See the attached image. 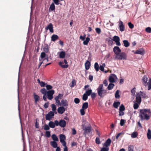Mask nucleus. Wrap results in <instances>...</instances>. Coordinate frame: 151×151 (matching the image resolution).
Listing matches in <instances>:
<instances>
[{"mask_svg": "<svg viewBox=\"0 0 151 151\" xmlns=\"http://www.w3.org/2000/svg\"><path fill=\"white\" fill-rule=\"evenodd\" d=\"M151 112L150 109H142L139 110V116L141 120H148L150 119Z\"/></svg>", "mask_w": 151, "mask_h": 151, "instance_id": "obj_1", "label": "nucleus"}, {"mask_svg": "<svg viewBox=\"0 0 151 151\" xmlns=\"http://www.w3.org/2000/svg\"><path fill=\"white\" fill-rule=\"evenodd\" d=\"M63 95V94L59 93L58 96L55 98L56 104L58 106H62L64 107L68 106V102L66 100L63 99L61 100V102L59 100V99H62Z\"/></svg>", "mask_w": 151, "mask_h": 151, "instance_id": "obj_2", "label": "nucleus"}, {"mask_svg": "<svg viewBox=\"0 0 151 151\" xmlns=\"http://www.w3.org/2000/svg\"><path fill=\"white\" fill-rule=\"evenodd\" d=\"M98 95L101 97H103L107 94V91L103 89V84L99 85L97 89Z\"/></svg>", "mask_w": 151, "mask_h": 151, "instance_id": "obj_3", "label": "nucleus"}, {"mask_svg": "<svg viewBox=\"0 0 151 151\" xmlns=\"http://www.w3.org/2000/svg\"><path fill=\"white\" fill-rule=\"evenodd\" d=\"M127 55L124 52H120L119 54L116 55L115 57V59H117L119 60H126L127 59Z\"/></svg>", "mask_w": 151, "mask_h": 151, "instance_id": "obj_4", "label": "nucleus"}, {"mask_svg": "<svg viewBox=\"0 0 151 151\" xmlns=\"http://www.w3.org/2000/svg\"><path fill=\"white\" fill-rule=\"evenodd\" d=\"M117 79L116 76L114 74H111L110 75L109 79V81L111 83L115 82Z\"/></svg>", "mask_w": 151, "mask_h": 151, "instance_id": "obj_5", "label": "nucleus"}, {"mask_svg": "<svg viewBox=\"0 0 151 151\" xmlns=\"http://www.w3.org/2000/svg\"><path fill=\"white\" fill-rule=\"evenodd\" d=\"M55 93V91L53 90H51L48 91L47 93V98L50 100H51L53 98V95Z\"/></svg>", "mask_w": 151, "mask_h": 151, "instance_id": "obj_6", "label": "nucleus"}, {"mask_svg": "<svg viewBox=\"0 0 151 151\" xmlns=\"http://www.w3.org/2000/svg\"><path fill=\"white\" fill-rule=\"evenodd\" d=\"M112 40L115 42L116 45L120 46L121 45L120 42V39L119 37L114 36L112 38Z\"/></svg>", "mask_w": 151, "mask_h": 151, "instance_id": "obj_7", "label": "nucleus"}, {"mask_svg": "<svg viewBox=\"0 0 151 151\" xmlns=\"http://www.w3.org/2000/svg\"><path fill=\"white\" fill-rule=\"evenodd\" d=\"M54 113L52 111H50L47 114L45 115V118L46 120H50L54 116Z\"/></svg>", "mask_w": 151, "mask_h": 151, "instance_id": "obj_8", "label": "nucleus"}, {"mask_svg": "<svg viewBox=\"0 0 151 151\" xmlns=\"http://www.w3.org/2000/svg\"><path fill=\"white\" fill-rule=\"evenodd\" d=\"M64 62L65 63V65H63V62L60 61L59 63V65L61 67L63 68H68L69 66V65L68 64V62L67 60L66 59H64Z\"/></svg>", "mask_w": 151, "mask_h": 151, "instance_id": "obj_9", "label": "nucleus"}, {"mask_svg": "<svg viewBox=\"0 0 151 151\" xmlns=\"http://www.w3.org/2000/svg\"><path fill=\"white\" fill-rule=\"evenodd\" d=\"M136 102L140 104L142 101L141 98L139 93H137L136 94Z\"/></svg>", "mask_w": 151, "mask_h": 151, "instance_id": "obj_10", "label": "nucleus"}, {"mask_svg": "<svg viewBox=\"0 0 151 151\" xmlns=\"http://www.w3.org/2000/svg\"><path fill=\"white\" fill-rule=\"evenodd\" d=\"M113 52L116 55L121 52V50L118 46H115L113 49Z\"/></svg>", "mask_w": 151, "mask_h": 151, "instance_id": "obj_11", "label": "nucleus"}, {"mask_svg": "<svg viewBox=\"0 0 151 151\" xmlns=\"http://www.w3.org/2000/svg\"><path fill=\"white\" fill-rule=\"evenodd\" d=\"M119 30L121 32L124 31L125 29V27L124 25L123 24V22L121 20H120L119 24Z\"/></svg>", "mask_w": 151, "mask_h": 151, "instance_id": "obj_12", "label": "nucleus"}, {"mask_svg": "<svg viewBox=\"0 0 151 151\" xmlns=\"http://www.w3.org/2000/svg\"><path fill=\"white\" fill-rule=\"evenodd\" d=\"M33 96L35 100V103L36 104L38 101L40 100V97L37 95L35 93H33Z\"/></svg>", "mask_w": 151, "mask_h": 151, "instance_id": "obj_13", "label": "nucleus"}, {"mask_svg": "<svg viewBox=\"0 0 151 151\" xmlns=\"http://www.w3.org/2000/svg\"><path fill=\"white\" fill-rule=\"evenodd\" d=\"M142 82L143 84L145 86H146L148 85L147 78L146 76H145L142 78Z\"/></svg>", "mask_w": 151, "mask_h": 151, "instance_id": "obj_14", "label": "nucleus"}, {"mask_svg": "<svg viewBox=\"0 0 151 151\" xmlns=\"http://www.w3.org/2000/svg\"><path fill=\"white\" fill-rule=\"evenodd\" d=\"M45 29L46 30L49 29L50 32L52 33L53 32V25L52 23H50L46 27Z\"/></svg>", "mask_w": 151, "mask_h": 151, "instance_id": "obj_15", "label": "nucleus"}, {"mask_svg": "<svg viewBox=\"0 0 151 151\" xmlns=\"http://www.w3.org/2000/svg\"><path fill=\"white\" fill-rule=\"evenodd\" d=\"M66 122L64 120L62 119L59 121V126L62 127H65L66 126Z\"/></svg>", "mask_w": 151, "mask_h": 151, "instance_id": "obj_16", "label": "nucleus"}, {"mask_svg": "<svg viewBox=\"0 0 151 151\" xmlns=\"http://www.w3.org/2000/svg\"><path fill=\"white\" fill-rule=\"evenodd\" d=\"M58 112L59 114H62L65 111V108L63 106H61L58 108Z\"/></svg>", "mask_w": 151, "mask_h": 151, "instance_id": "obj_17", "label": "nucleus"}, {"mask_svg": "<svg viewBox=\"0 0 151 151\" xmlns=\"http://www.w3.org/2000/svg\"><path fill=\"white\" fill-rule=\"evenodd\" d=\"M111 143V140L110 138L108 139L105 142L104 145V146L107 147H109Z\"/></svg>", "mask_w": 151, "mask_h": 151, "instance_id": "obj_18", "label": "nucleus"}, {"mask_svg": "<svg viewBox=\"0 0 151 151\" xmlns=\"http://www.w3.org/2000/svg\"><path fill=\"white\" fill-rule=\"evenodd\" d=\"M134 53L136 54H140L141 55H143L145 53V51L144 50L142 49H139L136 50L134 52Z\"/></svg>", "mask_w": 151, "mask_h": 151, "instance_id": "obj_19", "label": "nucleus"}, {"mask_svg": "<svg viewBox=\"0 0 151 151\" xmlns=\"http://www.w3.org/2000/svg\"><path fill=\"white\" fill-rule=\"evenodd\" d=\"M59 38V37L56 35L54 34L51 37V41L55 42L58 40Z\"/></svg>", "mask_w": 151, "mask_h": 151, "instance_id": "obj_20", "label": "nucleus"}, {"mask_svg": "<svg viewBox=\"0 0 151 151\" xmlns=\"http://www.w3.org/2000/svg\"><path fill=\"white\" fill-rule=\"evenodd\" d=\"M90 66L91 63L89 61L87 60L85 63V69L86 70H88L90 68Z\"/></svg>", "mask_w": 151, "mask_h": 151, "instance_id": "obj_21", "label": "nucleus"}, {"mask_svg": "<svg viewBox=\"0 0 151 151\" xmlns=\"http://www.w3.org/2000/svg\"><path fill=\"white\" fill-rule=\"evenodd\" d=\"M56 142L52 141L50 142V145L54 148H56L58 147V144Z\"/></svg>", "mask_w": 151, "mask_h": 151, "instance_id": "obj_22", "label": "nucleus"}, {"mask_svg": "<svg viewBox=\"0 0 151 151\" xmlns=\"http://www.w3.org/2000/svg\"><path fill=\"white\" fill-rule=\"evenodd\" d=\"M66 137L63 134H60V142H64L65 139Z\"/></svg>", "mask_w": 151, "mask_h": 151, "instance_id": "obj_23", "label": "nucleus"}, {"mask_svg": "<svg viewBox=\"0 0 151 151\" xmlns=\"http://www.w3.org/2000/svg\"><path fill=\"white\" fill-rule=\"evenodd\" d=\"M124 45L126 47H127L130 46V43L127 40H123Z\"/></svg>", "mask_w": 151, "mask_h": 151, "instance_id": "obj_24", "label": "nucleus"}, {"mask_svg": "<svg viewBox=\"0 0 151 151\" xmlns=\"http://www.w3.org/2000/svg\"><path fill=\"white\" fill-rule=\"evenodd\" d=\"M51 107L52 108V111L55 114H57V112L56 111V107L55 105L54 104L51 105Z\"/></svg>", "mask_w": 151, "mask_h": 151, "instance_id": "obj_25", "label": "nucleus"}, {"mask_svg": "<svg viewBox=\"0 0 151 151\" xmlns=\"http://www.w3.org/2000/svg\"><path fill=\"white\" fill-rule=\"evenodd\" d=\"M65 53L64 51H61L60 52L59 55V58H65Z\"/></svg>", "mask_w": 151, "mask_h": 151, "instance_id": "obj_26", "label": "nucleus"}, {"mask_svg": "<svg viewBox=\"0 0 151 151\" xmlns=\"http://www.w3.org/2000/svg\"><path fill=\"white\" fill-rule=\"evenodd\" d=\"M38 83L40 84L41 87H45L46 83L43 81H41L39 79H37Z\"/></svg>", "mask_w": 151, "mask_h": 151, "instance_id": "obj_27", "label": "nucleus"}, {"mask_svg": "<svg viewBox=\"0 0 151 151\" xmlns=\"http://www.w3.org/2000/svg\"><path fill=\"white\" fill-rule=\"evenodd\" d=\"M139 94H140L141 96L143 98H148L146 93H144L143 92L140 91L139 92Z\"/></svg>", "mask_w": 151, "mask_h": 151, "instance_id": "obj_28", "label": "nucleus"}, {"mask_svg": "<svg viewBox=\"0 0 151 151\" xmlns=\"http://www.w3.org/2000/svg\"><path fill=\"white\" fill-rule=\"evenodd\" d=\"M43 50L44 51V52L46 53L48 52H49V47L47 45H46L43 48Z\"/></svg>", "mask_w": 151, "mask_h": 151, "instance_id": "obj_29", "label": "nucleus"}, {"mask_svg": "<svg viewBox=\"0 0 151 151\" xmlns=\"http://www.w3.org/2000/svg\"><path fill=\"white\" fill-rule=\"evenodd\" d=\"M51 137L54 141H58V137L55 134H52Z\"/></svg>", "mask_w": 151, "mask_h": 151, "instance_id": "obj_30", "label": "nucleus"}, {"mask_svg": "<svg viewBox=\"0 0 151 151\" xmlns=\"http://www.w3.org/2000/svg\"><path fill=\"white\" fill-rule=\"evenodd\" d=\"M147 136V138L148 139H151V131L150 129H148Z\"/></svg>", "mask_w": 151, "mask_h": 151, "instance_id": "obj_31", "label": "nucleus"}, {"mask_svg": "<svg viewBox=\"0 0 151 151\" xmlns=\"http://www.w3.org/2000/svg\"><path fill=\"white\" fill-rule=\"evenodd\" d=\"M88 103L86 102H85L82 105V109H83L85 110L88 108Z\"/></svg>", "mask_w": 151, "mask_h": 151, "instance_id": "obj_32", "label": "nucleus"}, {"mask_svg": "<svg viewBox=\"0 0 151 151\" xmlns=\"http://www.w3.org/2000/svg\"><path fill=\"white\" fill-rule=\"evenodd\" d=\"M120 104V103L119 101L114 102L113 103V106L114 108H117Z\"/></svg>", "mask_w": 151, "mask_h": 151, "instance_id": "obj_33", "label": "nucleus"}, {"mask_svg": "<svg viewBox=\"0 0 151 151\" xmlns=\"http://www.w3.org/2000/svg\"><path fill=\"white\" fill-rule=\"evenodd\" d=\"M47 91L44 88L41 89L40 90V92L42 94H44V95H47Z\"/></svg>", "mask_w": 151, "mask_h": 151, "instance_id": "obj_34", "label": "nucleus"}, {"mask_svg": "<svg viewBox=\"0 0 151 151\" xmlns=\"http://www.w3.org/2000/svg\"><path fill=\"white\" fill-rule=\"evenodd\" d=\"M90 40V39L88 37H87L86 38V40H83V44L84 45H88V42H89Z\"/></svg>", "mask_w": 151, "mask_h": 151, "instance_id": "obj_35", "label": "nucleus"}, {"mask_svg": "<svg viewBox=\"0 0 151 151\" xmlns=\"http://www.w3.org/2000/svg\"><path fill=\"white\" fill-rule=\"evenodd\" d=\"M114 84L111 83H110L107 87V89L108 90H111L113 89L114 87Z\"/></svg>", "mask_w": 151, "mask_h": 151, "instance_id": "obj_36", "label": "nucleus"}, {"mask_svg": "<svg viewBox=\"0 0 151 151\" xmlns=\"http://www.w3.org/2000/svg\"><path fill=\"white\" fill-rule=\"evenodd\" d=\"M55 5H54V4L52 3L50 5V7L49 8V10L50 9L51 11H55Z\"/></svg>", "mask_w": 151, "mask_h": 151, "instance_id": "obj_37", "label": "nucleus"}, {"mask_svg": "<svg viewBox=\"0 0 151 151\" xmlns=\"http://www.w3.org/2000/svg\"><path fill=\"white\" fill-rule=\"evenodd\" d=\"M48 125L50 128H54L55 127V123L52 121L50 122Z\"/></svg>", "mask_w": 151, "mask_h": 151, "instance_id": "obj_38", "label": "nucleus"}, {"mask_svg": "<svg viewBox=\"0 0 151 151\" xmlns=\"http://www.w3.org/2000/svg\"><path fill=\"white\" fill-rule=\"evenodd\" d=\"M115 97L116 99H119L120 98V96L119 95V90H117L116 91Z\"/></svg>", "mask_w": 151, "mask_h": 151, "instance_id": "obj_39", "label": "nucleus"}, {"mask_svg": "<svg viewBox=\"0 0 151 151\" xmlns=\"http://www.w3.org/2000/svg\"><path fill=\"white\" fill-rule=\"evenodd\" d=\"M91 126H88L86 127L85 129V133H89L91 131Z\"/></svg>", "mask_w": 151, "mask_h": 151, "instance_id": "obj_40", "label": "nucleus"}, {"mask_svg": "<svg viewBox=\"0 0 151 151\" xmlns=\"http://www.w3.org/2000/svg\"><path fill=\"white\" fill-rule=\"evenodd\" d=\"M94 67V68L96 72L98 71L99 70V64L97 63L96 62L95 63Z\"/></svg>", "mask_w": 151, "mask_h": 151, "instance_id": "obj_41", "label": "nucleus"}, {"mask_svg": "<svg viewBox=\"0 0 151 151\" xmlns=\"http://www.w3.org/2000/svg\"><path fill=\"white\" fill-rule=\"evenodd\" d=\"M92 92V90L90 89L88 90H87L86 91L85 93L88 96H89L91 95Z\"/></svg>", "mask_w": 151, "mask_h": 151, "instance_id": "obj_42", "label": "nucleus"}, {"mask_svg": "<svg viewBox=\"0 0 151 151\" xmlns=\"http://www.w3.org/2000/svg\"><path fill=\"white\" fill-rule=\"evenodd\" d=\"M138 135V133L137 132H134L132 133L131 135V137L132 138H136Z\"/></svg>", "mask_w": 151, "mask_h": 151, "instance_id": "obj_43", "label": "nucleus"}, {"mask_svg": "<svg viewBox=\"0 0 151 151\" xmlns=\"http://www.w3.org/2000/svg\"><path fill=\"white\" fill-rule=\"evenodd\" d=\"M112 39V40L111 38L107 40L108 43L109 45H111L113 44V42Z\"/></svg>", "mask_w": 151, "mask_h": 151, "instance_id": "obj_44", "label": "nucleus"}, {"mask_svg": "<svg viewBox=\"0 0 151 151\" xmlns=\"http://www.w3.org/2000/svg\"><path fill=\"white\" fill-rule=\"evenodd\" d=\"M148 89L149 90L151 89V78H150L148 82Z\"/></svg>", "mask_w": 151, "mask_h": 151, "instance_id": "obj_45", "label": "nucleus"}, {"mask_svg": "<svg viewBox=\"0 0 151 151\" xmlns=\"http://www.w3.org/2000/svg\"><path fill=\"white\" fill-rule=\"evenodd\" d=\"M105 65L104 63H103L102 65H100L99 67V69L101 71H103L104 70V67Z\"/></svg>", "mask_w": 151, "mask_h": 151, "instance_id": "obj_46", "label": "nucleus"}, {"mask_svg": "<svg viewBox=\"0 0 151 151\" xmlns=\"http://www.w3.org/2000/svg\"><path fill=\"white\" fill-rule=\"evenodd\" d=\"M88 98V96H87L86 94L85 93H84L82 97V99L84 101H86Z\"/></svg>", "mask_w": 151, "mask_h": 151, "instance_id": "obj_47", "label": "nucleus"}, {"mask_svg": "<svg viewBox=\"0 0 151 151\" xmlns=\"http://www.w3.org/2000/svg\"><path fill=\"white\" fill-rule=\"evenodd\" d=\"M137 103H134L133 105V107L134 109H138L139 107V106Z\"/></svg>", "mask_w": 151, "mask_h": 151, "instance_id": "obj_48", "label": "nucleus"}, {"mask_svg": "<svg viewBox=\"0 0 151 151\" xmlns=\"http://www.w3.org/2000/svg\"><path fill=\"white\" fill-rule=\"evenodd\" d=\"M76 81L75 79H73L71 82V87H73L74 86L76 85Z\"/></svg>", "mask_w": 151, "mask_h": 151, "instance_id": "obj_49", "label": "nucleus"}, {"mask_svg": "<svg viewBox=\"0 0 151 151\" xmlns=\"http://www.w3.org/2000/svg\"><path fill=\"white\" fill-rule=\"evenodd\" d=\"M45 135L47 137H50V132L49 131H46L45 132Z\"/></svg>", "mask_w": 151, "mask_h": 151, "instance_id": "obj_50", "label": "nucleus"}, {"mask_svg": "<svg viewBox=\"0 0 151 151\" xmlns=\"http://www.w3.org/2000/svg\"><path fill=\"white\" fill-rule=\"evenodd\" d=\"M46 54L45 52H42L41 53L40 55V57L42 59L45 58L46 57Z\"/></svg>", "mask_w": 151, "mask_h": 151, "instance_id": "obj_51", "label": "nucleus"}, {"mask_svg": "<svg viewBox=\"0 0 151 151\" xmlns=\"http://www.w3.org/2000/svg\"><path fill=\"white\" fill-rule=\"evenodd\" d=\"M50 127L49 125L45 124L44 125V129L45 130L47 131L49 130Z\"/></svg>", "mask_w": 151, "mask_h": 151, "instance_id": "obj_52", "label": "nucleus"}, {"mask_svg": "<svg viewBox=\"0 0 151 151\" xmlns=\"http://www.w3.org/2000/svg\"><path fill=\"white\" fill-rule=\"evenodd\" d=\"M134 147L132 145H130L129 146L128 150L129 151H133Z\"/></svg>", "mask_w": 151, "mask_h": 151, "instance_id": "obj_53", "label": "nucleus"}, {"mask_svg": "<svg viewBox=\"0 0 151 151\" xmlns=\"http://www.w3.org/2000/svg\"><path fill=\"white\" fill-rule=\"evenodd\" d=\"M128 25L129 28L131 29H133L134 27L133 24H132L131 22H129L128 23Z\"/></svg>", "mask_w": 151, "mask_h": 151, "instance_id": "obj_54", "label": "nucleus"}, {"mask_svg": "<svg viewBox=\"0 0 151 151\" xmlns=\"http://www.w3.org/2000/svg\"><path fill=\"white\" fill-rule=\"evenodd\" d=\"M125 110V108L124 105L123 104H122L120 106L119 110L122 111H124Z\"/></svg>", "mask_w": 151, "mask_h": 151, "instance_id": "obj_55", "label": "nucleus"}, {"mask_svg": "<svg viewBox=\"0 0 151 151\" xmlns=\"http://www.w3.org/2000/svg\"><path fill=\"white\" fill-rule=\"evenodd\" d=\"M95 142L97 144H99L101 143L100 139L99 138L97 137L95 140Z\"/></svg>", "mask_w": 151, "mask_h": 151, "instance_id": "obj_56", "label": "nucleus"}, {"mask_svg": "<svg viewBox=\"0 0 151 151\" xmlns=\"http://www.w3.org/2000/svg\"><path fill=\"white\" fill-rule=\"evenodd\" d=\"M84 110L82 108L80 110V112L81 115L83 116L85 115V113Z\"/></svg>", "mask_w": 151, "mask_h": 151, "instance_id": "obj_57", "label": "nucleus"}, {"mask_svg": "<svg viewBox=\"0 0 151 151\" xmlns=\"http://www.w3.org/2000/svg\"><path fill=\"white\" fill-rule=\"evenodd\" d=\"M95 30L96 33L99 34H100L101 32V29L99 28H96Z\"/></svg>", "mask_w": 151, "mask_h": 151, "instance_id": "obj_58", "label": "nucleus"}, {"mask_svg": "<svg viewBox=\"0 0 151 151\" xmlns=\"http://www.w3.org/2000/svg\"><path fill=\"white\" fill-rule=\"evenodd\" d=\"M109 150V148L106 147L102 148L101 151H108Z\"/></svg>", "mask_w": 151, "mask_h": 151, "instance_id": "obj_59", "label": "nucleus"}, {"mask_svg": "<svg viewBox=\"0 0 151 151\" xmlns=\"http://www.w3.org/2000/svg\"><path fill=\"white\" fill-rule=\"evenodd\" d=\"M145 31L148 33H150L151 32V28L150 27H147L146 28Z\"/></svg>", "mask_w": 151, "mask_h": 151, "instance_id": "obj_60", "label": "nucleus"}, {"mask_svg": "<svg viewBox=\"0 0 151 151\" xmlns=\"http://www.w3.org/2000/svg\"><path fill=\"white\" fill-rule=\"evenodd\" d=\"M46 87L47 90L51 89L52 88V87L51 86L49 85H46Z\"/></svg>", "mask_w": 151, "mask_h": 151, "instance_id": "obj_61", "label": "nucleus"}, {"mask_svg": "<svg viewBox=\"0 0 151 151\" xmlns=\"http://www.w3.org/2000/svg\"><path fill=\"white\" fill-rule=\"evenodd\" d=\"M74 101L76 104H78L80 102V100L78 98H75L74 99Z\"/></svg>", "mask_w": 151, "mask_h": 151, "instance_id": "obj_62", "label": "nucleus"}, {"mask_svg": "<svg viewBox=\"0 0 151 151\" xmlns=\"http://www.w3.org/2000/svg\"><path fill=\"white\" fill-rule=\"evenodd\" d=\"M96 96V94L95 93H92L91 94V97L92 99H94Z\"/></svg>", "mask_w": 151, "mask_h": 151, "instance_id": "obj_63", "label": "nucleus"}, {"mask_svg": "<svg viewBox=\"0 0 151 151\" xmlns=\"http://www.w3.org/2000/svg\"><path fill=\"white\" fill-rule=\"evenodd\" d=\"M125 123L124 120L123 119H121L120 122V125L121 126H123Z\"/></svg>", "mask_w": 151, "mask_h": 151, "instance_id": "obj_64", "label": "nucleus"}]
</instances>
